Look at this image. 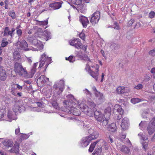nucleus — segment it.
<instances>
[{
	"label": "nucleus",
	"mask_w": 155,
	"mask_h": 155,
	"mask_svg": "<svg viewBox=\"0 0 155 155\" xmlns=\"http://www.w3.org/2000/svg\"><path fill=\"white\" fill-rule=\"evenodd\" d=\"M37 36L30 35L27 37L28 40L34 45L36 46L38 49L33 47L28 48V44L26 41L23 40L21 42L18 41L14 45V46L16 47V48L18 50L20 49L26 51L32 50L33 51H38V50H42L43 48L42 43L39 40L36 38Z\"/></svg>",
	"instance_id": "1"
},
{
	"label": "nucleus",
	"mask_w": 155,
	"mask_h": 155,
	"mask_svg": "<svg viewBox=\"0 0 155 155\" xmlns=\"http://www.w3.org/2000/svg\"><path fill=\"white\" fill-rule=\"evenodd\" d=\"M66 97L68 98H71V101H65L64 102V110L63 114L65 115V117H67L66 116V114H71L76 116L79 115L80 114V112L79 110L76 108V104L80 106V108H82V106L79 104V102L77 101L72 94L68 95Z\"/></svg>",
	"instance_id": "2"
},
{
	"label": "nucleus",
	"mask_w": 155,
	"mask_h": 155,
	"mask_svg": "<svg viewBox=\"0 0 155 155\" xmlns=\"http://www.w3.org/2000/svg\"><path fill=\"white\" fill-rule=\"evenodd\" d=\"M38 64V63H35L32 68L28 74L25 68H23L21 64L16 62L14 65V71L19 75L21 76L26 78H31L35 74L36 70V67Z\"/></svg>",
	"instance_id": "3"
},
{
	"label": "nucleus",
	"mask_w": 155,
	"mask_h": 155,
	"mask_svg": "<svg viewBox=\"0 0 155 155\" xmlns=\"http://www.w3.org/2000/svg\"><path fill=\"white\" fill-rule=\"evenodd\" d=\"M97 143V145L98 146V147L95 149L94 153H92L94 155H98L100 154L102 150V147H103V149L105 150H107L108 149V146L107 143L103 139H101L91 144L89 149V151L92 152L94 150L95 146Z\"/></svg>",
	"instance_id": "4"
},
{
	"label": "nucleus",
	"mask_w": 155,
	"mask_h": 155,
	"mask_svg": "<svg viewBox=\"0 0 155 155\" xmlns=\"http://www.w3.org/2000/svg\"><path fill=\"white\" fill-rule=\"evenodd\" d=\"M35 35L38 37L41 38L43 40L47 41L51 38V33L46 30L44 32L40 28L38 29L36 32L35 33Z\"/></svg>",
	"instance_id": "5"
},
{
	"label": "nucleus",
	"mask_w": 155,
	"mask_h": 155,
	"mask_svg": "<svg viewBox=\"0 0 155 155\" xmlns=\"http://www.w3.org/2000/svg\"><path fill=\"white\" fill-rule=\"evenodd\" d=\"M91 67L93 68H94L95 71H91L90 69V66H87L85 68V69L88 70L89 74L94 78L96 81H97L98 79V76L99 75V66L98 64H96L95 66L91 65Z\"/></svg>",
	"instance_id": "6"
},
{
	"label": "nucleus",
	"mask_w": 155,
	"mask_h": 155,
	"mask_svg": "<svg viewBox=\"0 0 155 155\" xmlns=\"http://www.w3.org/2000/svg\"><path fill=\"white\" fill-rule=\"evenodd\" d=\"M54 93L58 95L60 94L64 88V82L63 80L56 82L54 85Z\"/></svg>",
	"instance_id": "7"
},
{
	"label": "nucleus",
	"mask_w": 155,
	"mask_h": 155,
	"mask_svg": "<svg viewBox=\"0 0 155 155\" xmlns=\"http://www.w3.org/2000/svg\"><path fill=\"white\" fill-rule=\"evenodd\" d=\"M89 105L92 107L93 110L94 111V116L96 120L99 122L102 121L103 120L104 116L99 110H97L95 104L93 102H90Z\"/></svg>",
	"instance_id": "8"
},
{
	"label": "nucleus",
	"mask_w": 155,
	"mask_h": 155,
	"mask_svg": "<svg viewBox=\"0 0 155 155\" xmlns=\"http://www.w3.org/2000/svg\"><path fill=\"white\" fill-rule=\"evenodd\" d=\"M51 58H48L45 53H44L41 56L38 68H41L44 64L45 63V67L46 68L48 67V64L51 63Z\"/></svg>",
	"instance_id": "9"
},
{
	"label": "nucleus",
	"mask_w": 155,
	"mask_h": 155,
	"mask_svg": "<svg viewBox=\"0 0 155 155\" xmlns=\"http://www.w3.org/2000/svg\"><path fill=\"white\" fill-rule=\"evenodd\" d=\"M25 109V107L21 101L16 102L13 107V111L15 113L18 111L21 113L24 111Z\"/></svg>",
	"instance_id": "10"
},
{
	"label": "nucleus",
	"mask_w": 155,
	"mask_h": 155,
	"mask_svg": "<svg viewBox=\"0 0 155 155\" xmlns=\"http://www.w3.org/2000/svg\"><path fill=\"white\" fill-rule=\"evenodd\" d=\"M88 105L91 107H89L87 105H85L84 106H82V107L81 108V110L88 116L93 117L94 116V111L93 110L92 107L90 105Z\"/></svg>",
	"instance_id": "11"
},
{
	"label": "nucleus",
	"mask_w": 155,
	"mask_h": 155,
	"mask_svg": "<svg viewBox=\"0 0 155 155\" xmlns=\"http://www.w3.org/2000/svg\"><path fill=\"white\" fill-rule=\"evenodd\" d=\"M138 136H140V138L141 139V144L143 148L146 151L148 145V140L147 136L143 135V134L140 133L138 134Z\"/></svg>",
	"instance_id": "12"
},
{
	"label": "nucleus",
	"mask_w": 155,
	"mask_h": 155,
	"mask_svg": "<svg viewBox=\"0 0 155 155\" xmlns=\"http://www.w3.org/2000/svg\"><path fill=\"white\" fill-rule=\"evenodd\" d=\"M69 43L71 45L74 46L77 49H80L81 48L82 44L81 43L80 39L78 38L70 40Z\"/></svg>",
	"instance_id": "13"
},
{
	"label": "nucleus",
	"mask_w": 155,
	"mask_h": 155,
	"mask_svg": "<svg viewBox=\"0 0 155 155\" xmlns=\"http://www.w3.org/2000/svg\"><path fill=\"white\" fill-rule=\"evenodd\" d=\"M100 18V12L97 11L92 15L91 18L90 22L93 25H95L97 24Z\"/></svg>",
	"instance_id": "14"
},
{
	"label": "nucleus",
	"mask_w": 155,
	"mask_h": 155,
	"mask_svg": "<svg viewBox=\"0 0 155 155\" xmlns=\"http://www.w3.org/2000/svg\"><path fill=\"white\" fill-rule=\"evenodd\" d=\"M147 129L150 135H151L154 132L155 130V117L150 121Z\"/></svg>",
	"instance_id": "15"
},
{
	"label": "nucleus",
	"mask_w": 155,
	"mask_h": 155,
	"mask_svg": "<svg viewBox=\"0 0 155 155\" xmlns=\"http://www.w3.org/2000/svg\"><path fill=\"white\" fill-rule=\"evenodd\" d=\"M51 104L55 109L54 112L56 113H58L61 117H65V115H63V114H60L61 113V112H64V108H61L60 109L57 102L55 101H52L51 103Z\"/></svg>",
	"instance_id": "16"
},
{
	"label": "nucleus",
	"mask_w": 155,
	"mask_h": 155,
	"mask_svg": "<svg viewBox=\"0 0 155 155\" xmlns=\"http://www.w3.org/2000/svg\"><path fill=\"white\" fill-rule=\"evenodd\" d=\"M95 100L98 104H100L103 103L105 101V98L103 94L100 92H97L95 93Z\"/></svg>",
	"instance_id": "17"
},
{
	"label": "nucleus",
	"mask_w": 155,
	"mask_h": 155,
	"mask_svg": "<svg viewBox=\"0 0 155 155\" xmlns=\"http://www.w3.org/2000/svg\"><path fill=\"white\" fill-rule=\"evenodd\" d=\"M7 116V118L5 120L11 122L12 120H15L17 119L16 114L14 112L11 110H8Z\"/></svg>",
	"instance_id": "18"
},
{
	"label": "nucleus",
	"mask_w": 155,
	"mask_h": 155,
	"mask_svg": "<svg viewBox=\"0 0 155 155\" xmlns=\"http://www.w3.org/2000/svg\"><path fill=\"white\" fill-rule=\"evenodd\" d=\"M91 140L87 136L83 137L80 142L79 146L83 147H87L91 141Z\"/></svg>",
	"instance_id": "19"
},
{
	"label": "nucleus",
	"mask_w": 155,
	"mask_h": 155,
	"mask_svg": "<svg viewBox=\"0 0 155 155\" xmlns=\"http://www.w3.org/2000/svg\"><path fill=\"white\" fill-rule=\"evenodd\" d=\"M79 21L84 28H86L89 23V21L87 18L83 16H81L79 17Z\"/></svg>",
	"instance_id": "20"
},
{
	"label": "nucleus",
	"mask_w": 155,
	"mask_h": 155,
	"mask_svg": "<svg viewBox=\"0 0 155 155\" xmlns=\"http://www.w3.org/2000/svg\"><path fill=\"white\" fill-rule=\"evenodd\" d=\"M128 122V120L127 117H124L122 120L121 126L123 130H124L128 129L129 125Z\"/></svg>",
	"instance_id": "21"
},
{
	"label": "nucleus",
	"mask_w": 155,
	"mask_h": 155,
	"mask_svg": "<svg viewBox=\"0 0 155 155\" xmlns=\"http://www.w3.org/2000/svg\"><path fill=\"white\" fill-rule=\"evenodd\" d=\"M62 2H55L49 4V6L52 8L54 10L58 9L61 7V4Z\"/></svg>",
	"instance_id": "22"
},
{
	"label": "nucleus",
	"mask_w": 155,
	"mask_h": 155,
	"mask_svg": "<svg viewBox=\"0 0 155 155\" xmlns=\"http://www.w3.org/2000/svg\"><path fill=\"white\" fill-rule=\"evenodd\" d=\"M83 93L86 95L87 99L88 101V104L89 105L90 102H92L91 101V93L87 89L83 90Z\"/></svg>",
	"instance_id": "23"
},
{
	"label": "nucleus",
	"mask_w": 155,
	"mask_h": 155,
	"mask_svg": "<svg viewBox=\"0 0 155 155\" xmlns=\"http://www.w3.org/2000/svg\"><path fill=\"white\" fill-rule=\"evenodd\" d=\"M48 81V78L45 77L44 75H41L38 79L37 82L38 84L41 83L43 84Z\"/></svg>",
	"instance_id": "24"
},
{
	"label": "nucleus",
	"mask_w": 155,
	"mask_h": 155,
	"mask_svg": "<svg viewBox=\"0 0 155 155\" xmlns=\"http://www.w3.org/2000/svg\"><path fill=\"white\" fill-rule=\"evenodd\" d=\"M7 78L5 71L3 68L0 70V80L2 81H5Z\"/></svg>",
	"instance_id": "25"
},
{
	"label": "nucleus",
	"mask_w": 155,
	"mask_h": 155,
	"mask_svg": "<svg viewBox=\"0 0 155 155\" xmlns=\"http://www.w3.org/2000/svg\"><path fill=\"white\" fill-rule=\"evenodd\" d=\"M82 0H76L75 5H78V8L80 9L81 12L83 13L85 12V7L84 5H81Z\"/></svg>",
	"instance_id": "26"
},
{
	"label": "nucleus",
	"mask_w": 155,
	"mask_h": 155,
	"mask_svg": "<svg viewBox=\"0 0 155 155\" xmlns=\"http://www.w3.org/2000/svg\"><path fill=\"white\" fill-rule=\"evenodd\" d=\"M7 116L6 112L3 109H0V121L5 120L6 119Z\"/></svg>",
	"instance_id": "27"
},
{
	"label": "nucleus",
	"mask_w": 155,
	"mask_h": 155,
	"mask_svg": "<svg viewBox=\"0 0 155 155\" xmlns=\"http://www.w3.org/2000/svg\"><path fill=\"white\" fill-rule=\"evenodd\" d=\"M3 144L8 147H12L13 145V142L11 140L6 139L3 140Z\"/></svg>",
	"instance_id": "28"
},
{
	"label": "nucleus",
	"mask_w": 155,
	"mask_h": 155,
	"mask_svg": "<svg viewBox=\"0 0 155 155\" xmlns=\"http://www.w3.org/2000/svg\"><path fill=\"white\" fill-rule=\"evenodd\" d=\"M99 135V134L98 132L94 131L91 134L87 137H89V138L91 139V141L97 138Z\"/></svg>",
	"instance_id": "29"
},
{
	"label": "nucleus",
	"mask_w": 155,
	"mask_h": 155,
	"mask_svg": "<svg viewBox=\"0 0 155 155\" xmlns=\"http://www.w3.org/2000/svg\"><path fill=\"white\" fill-rule=\"evenodd\" d=\"M12 94L15 95H16L17 92V89L16 84H12L11 85L10 89Z\"/></svg>",
	"instance_id": "30"
},
{
	"label": "nucleus",
	"mask_w": 155,
	"mask_h": 155,
	"mask_svg": "<svg viewBox=\"0 0 155 155\" xmlns=\"http://www.w3.org/2000/svg\"><path fill=\"white\" fill-rule=\"evenodd\" d=\"M117 128L116 124L114 123H112L109 126L108 129L109 131L114 132L116 131Z\"/></svg>",
	"instance_id": "31"
},
{
	"label": "nucleus",
	"mask_w": 155,
	"mask_h": 155,
	"mask_svg": "<svg viewBox=\"0 0 155 155\" xmlns=\"http://www.w3.org/2000/svg\"><path fill=\"white\" fill-rule=\"evenodd\" d=\"M114 110H117V113L118 114H123L124 113V110L122 109L121 107L120 106L116 104L114 106Z\"/></svg>",
	"instance_id": "32"
},
{
	"label": "nucleus",
	"mask_w": 155,
	"mask_h": 155,
	"mask_svg": "<svg viewBox=\"0 0 155 155\" xmlns=\"http://www.w3.org/2000/svg\"><path fill=\"white\" fill-rule=\"evenodd\" d=\"M14 59L15 61H20L21 60V56L19 54L18 52H15L14 53Z\"/></svg>",
	"instance_id": "33"
},
{
	"label": "nucleus",
	"mask_w": 155,
	"mask_h": 155,
	"mask_svg": "<svg viewBox=\"0 0 155 155\" xmlns=\"http://www.w3.org/2000/svg\"><path fill=\"white\" fill-rule=\"evenodd\" d=\"M121 151L125 153H128L130 152L129 148L125 146H123L120 150Z\"/></svg>",
	"instance_id": "34"
},
{
	"label": "nucleus",
	"mask_w": 155,
	"mask_h": 155,
	"mask_svg": "<svg viewBox=\"0 0 155 155\" xmlns=\"http://www.w3.org/2000/svg\"><path fill=\"white\" fill-rule=\"evenodd\" d=\"M116 90L118 94H122L125 92V89L124 87H119L117 88Z\"/></svg>",
	"instance_id": "35"
},
{
	"label": "nucleus",
	"mask_w": 155,
	"mask_h": 155,
	"mask_svg": "<svg viewBox=\"0 0 155 155\" xmlns=\"http://www.w3.org/2000/svg\"><path fill=\"white\" fill-rule=\"evenodd\" d=\"M19 148V146L18 144H15L12 148L11 149L10 151L11 152H15L17 153L18 151Z\"/></svg>",
	"instance_id": "36"
},
{
	"label": "nucleus",
	"mask_w": 155,
	"mask_h": 155,
	"mask_svg": "<svg viewBox=\"0 0 155 155\" xmlns=\"http://www.w3.org/2000/svg\"><path fill=\"white\" fill-rule=\"evenodd\" d=\"M20 134H21V135L20 136V139L21 140H24L28 138L29 136L31 134H32V132H31L30 134V133L28 134H21L20 133Z\"/></svg>",
	"instance_id": "37"
},
{
	"label": "nucleus",
	"mask_w": 155,
	"mask_h": 155,
	"mask_svg": "<svg viewBox=\"0 0 155 155\" xmlns=\"http://www.w3.org/2000/svg\"><path fill=\"white\" fill-rule=\"evenodd\" d=\"M143 101V100L142 99H140L137 98H133L131 99L130 101L131 103L134 104H135L136 103H138Z\"/></svg>",
	"instance_id": "38"
},
{
	"label": "nucleus",
	"mask_w": 155,
	"mask_h": 155,
	"mask_svg": "<svg viewBox=\"0 0 155 155\" xmlns=\"http://www.w3.org/2000/svg\"><path fill=\"white\" fill-rule=\"evenodd\" d=\"M147 124L146 121H141V123L139 124L140 129L142 130L144 129L147 126Z\"/></svg>",
	"instance_id": "39"
},
{
	"label": "nucleus",
	"mask_w": 155,
	"mask_h": 155,
	"mask_svg": "<svg viewBox=\"0 0 155 155\" xmlns=\"http://www.w3.org/2000/svg\"><path fill=\"white\" fill-rule=\"evenodd\" d=\"M6 39L5 38H3L2 39V43H1V47H5L8 44V42L7 41H5Z\"/></svg>",
	"instance_id": "40"
},
{
	"label": "nucleus",
	"mask_w": 155,
	"mask_h": 155,
	"mask_svg": "<svg viewBox=\"0 0 155 155\" xmlns=\"http://www.w3.org/2000/svg\"><path fill=\"white\" fill-rule=\"evenodd\" d=\"M83 60L87 61H88L89 62L87 64V65H86V66H89V65L90 64V62H92V61L88 57L86 54H84L83 57Z\"/></svg>",
	"instance_id": "41"
},
{
	"label": "nucleus",
	"mask_w": 155,
	"mask_h": 155,
	"mask_svg": "<svg viewBox=\"0 0 155 155\" xmlns=\"http://www.w3.org/2000/svg\"><path fill=\"white\" fill-rule=\"evenodd\" d=\"M9 31V28L8 27H6L5 28L3 35L5 36L8 35Z\"/></svg>",
	"instance_id": "42"
},
{
	"label": "nucleus",
	"mask_w": 155,
	"mask_h": 155,
	"mask_svg": "<svg viewBox=\"0 0 155 155\" xmlns=\"http://www.w3.org/2000/svg\"><path fill=\"white\" fill-rule=\"evenodd\" d=\"M66 60L69 61L70 62H73L75 61L74 58L72 56H70L68 58H66Z\"/></svg>",
	"instance_id": "43"
},
{
	"label": "nucleus",
	"mask_w": 155,
	"mask_h": 155,
	"mask_svg": "<svg viewBox=\"0 0 155 155\" xmlns=\"http://www.w3.org/2000/svg\"><path fill=\"white\" fill-rule=\"evenodd\" d=\"M9 15L13 19H14L15 17V13L13 11L9 12Z\"/></svg>",
	"instance_id": "44"
},
{
	"label": "nucleus",
	"mask_w": 155,
	"mask_h": 155,
	"mask_svg": "<svg viewBox=\"0 0 155 155\" xmlns=\"http://www.w3.org/2000/svg\"><path fill=\"white\" fill-rule=\"evenodd\" d=\"M143 87V86L142 84H138L134 88L137 90H140L142 89Z\"/></svg>",
	"instance_id": "45"
},
{
	"label": "nucleus",
	"mask_w": 155,
	"mask_h": 155,
	"mask_svg": "<svg viewBox=\"0 0 155 155\" xmlns=\"http://www.w3.org/2000/svg\"><path fill=\"white\" fill-rule=\"evenodd\" d=\"M122 114H117L114 116V118L116 119L120 120L122 117Z\"/></svg>",
	"instance_id": "46"
},
{
	"label": "nucleus",
	"mask_w": 155,
	"mask_h": 155,
	"mask_svg": "<svg viewBox=\"0 0 155 155\" xmlns=\"http://www.w3.org/2000/svg\"><path fill=\"white\" fill-rule=\"evenodd\" d=\"M155 15V13L153 11L151 12L149 14V17L151 18L154 17Z\"/></svg>",
	"instance_id": "47"
},
{
	"label": "nucleus",
	"mask_w": 155,
	"mask_h": 155,
	"mask_svg": "<svg viewBox=\"0 0 155 155\" xmlns=\"http://www.w3.org/2000/svg\"><path fill=\"white\" fill-rule=\"evenodd\" d=\"M117 47V45L116 43H113L110 46V48L112 49H115Z\"/></svg>",
	"instance_id": "48"
},
{
	"label": "nucleus",
	"mask_w": 155,
	"mask_h": 155,
	"mask_svg": "<svg viewBox=\"0 0 155 155\" xmlns=\"http://www.w3.org/2000/svg\"><path fill=\"white\" fill-rule=\"evenodd\" d=\"M111 110L110 107H107L104 110V112L106 114H108V115H110L111 112Z\"/></svg>",
	"instance_id": "49"
},
{
	"label": "nucleus",
	"mask_w": 155,
	"mask_h": 155,
	"mask_svg": "<svg viewBox=\"0 0 155 155\" xmlns=\"http://www.w3.org/2000/svg\"><path fill=\"white\" fill-rule=\"evenodd\" d=\"M149 54L150 55L153 56H155V48L150 51Z\"/></svg>",
	"instance_id": "50"
},
{
	"label": "nucleus",
	"mask_w": 155,
	"mask_h": 155,
	"mask_svg": "<svg viewBox=\"0 0 155 155\" xmlns=\"http://www.w3.org/2000/svg\"><path fill=\"white\" fill-rule=\"evenodd\" d=\"M103 122V124L104 125L106 126L107 125L108 123L107 120L105 117H104L103 120L102 121H101Z\"/></svg>",
	"instance_id": "51"
},
{
	"label": "nucleus",
	"mask_w": 155,
	"mask_h": 155,
	"mask_svg": "<svg viewBox=\"0 0 155 155\" xmlns=\"http://www.w3.org/2000/svg\"><path fill=\"white\" fill-rule=\"evenodd\" d=\"M16 33L19 37H20L22 34V31L21 29H18L16 31Z\"/></svg>",
	"instance_id": "52"
},
{
	"label": "nucleus",
	"mask_w": 155,
	"mask_h": 155,
	"mask_svg": "<svg viewBox=\"0 0 155 155\" xmlns=\"http://www.w3.org/2000/svg\"><path fill=\"white\" fill-rule=\"evenodd\" d=\"M134 21L133 19H131L128 22V25L129 26H131L134 23Z\"/></svg>",
	"instance_id": "53"
},
{
	"label": "nucleus",
	"mask_w": 155,
	"mask_h": 155,
	"mask_svg": "<svg viewBox=\"0 0 155 155\" xmlns=\"http://www.w3.org/2000/svg\"><path fill=\"white\" fill-rule=\"evenodd\" d=\"M16 85L17 90H19L20 91H21L22 90L23 86H20L18 84H16Z\"/></svg>",
	"instance_id": "54"
},
{
	"label": "nucleus",
	"mask_w": 155,
	"mask_h": 155,
	"mask_svg": "<svg viewBox=\"0 0 155 155\" xmlns=\"http://www.w3.org/2000/svg\"><path fill=\"white\" fill-rule=\"evenodd\" d=\"M80 37L82 40H85V34L83 33H81L79 35Z\"/></svg>",
	"instance_id": "55"
},
{
	"label": "nucleus",
	"mask_w": 155,
	"mask_h": 155,
	"mask_svg": "<svg viewBox=\"0 0 155 155\" xmlns=\"http://www.w3.org/2000/svg\"><path fill=\"white\" fill-rule=\"evenodd\" d=\"M113 27L117 30H119L120 28L117 23L116 22H115L114 25H113Z\"/></svg>",
	"instance_id": "56"
},
{
	"label": "nucleus",
	"mask_w": 155,
	"mask_h": 155,
	"mask_svg": "<svg viewBox=\"0 0 155 155\" xmlns=\"http://www.w3.org/2000/svg\"><path fill=\"white\" fill-rule=\"evenodd\" d=\"M25 82L29 85V88H31V85H30V84L31 83V81H25Z\"/></svg>",
	"instance_id": "57"
},
{
	"label": "nucleus",
	"mask_w": 155,
	"mask_h": 155,
	"mask_svg": "<svg viewBox=\"0 0 155 155\" xmlns=\"http://www.w3.org/2000/svg\"><path fill=\"white\" fill-rule=\"evenodd\" d=\"M41 23L42 25H46L48 24V21L45 20L44 21H41Z\"/></svg>",
	"instance_id": "58"
},
{
	"label": "nucleus",
	"mask_w": 155,
	"mask_h": 155,
	"mask_svg": "<svg viewBox=\"0 0 155 155\" xmlns=\"http://www.w3.org/2000/svg\"><path fill=\"white\" fill-rule=\"evenodd\" d=\"M101 54H102V56L105 58H106V56L103 50H101Z\"/></svg>",
	"instance_id": "59"
},
{
	"label": "nucleus",
	"mask_w": 155,
	"mask_h": 155,
	"mask_svg": "<svg viewBox=\"0 0 155 155\" xmlns=\"http://www.w3.org/2000/svg\"><path fill=\"white\" fill-rule=\"evenodd\" d=\"M20 132V130L19 128L18 127L15 129V134L16 135H17Z\"/></svg>",
	"instance_id": "60"
},
{
	"label": "nucleus",
	"mask_w": 155,
	"mask_h": 155,
	"mask_svg": "<svg viewBox=\"0 0 155 155\" xmlns=\"http://www.w3.org/2000/svg\"><path fill=\"white\" fill-rule=\"evenodd\" d=\"M35 104H36L38 107H41L42 104L41 102H36Z\"/></svg>",
	"instance_id": "61"
},
{
	"label": "nucleus",
	"mask_w": 155,
	"mask_h": 155,
	"mask_svg": "<svg viewBox=\"0 0 155 155\" xmlns=\"http://www.w3.org/2000/svg\"><path fill=\"white\" fill-rule=\"evenodd\" d=\"M141 23L139 22H138L137 23L136 25H135V27L137 28H138L140 27L141 26Z\"/></svg>",
	"instance_id": "62"
},
{
	"label": "nucleus",
	"mask_w": 155,
	"mask_h": 155,
	"mask_svg": "<svg viewBox=\"0 0 155 155\" xmlns=\"http://www.w3.org/2000/svg\"><path fill=\"white\" fill-rule=\"evenodd\" d=\"M87 46H85V45H82V47H81V49H82L84 51H86V50H87Z\"/></svg>",
	"instance_id": "63"
},
{
	"label": "nucleus",
	"mask_w": 155,
	"mask_h": 155,
	"mask_svg": "<svg viewBox=\"0 0 155 155\" xmlns=\"http://www.w3.org/2000/svg\"><path fill=\"white\" fill-rule=\"evenodd\" d=\"M150 72L151 73L153 74H155V68H152L151 70H150Z\"/></svg>",
	"instance_id": "64"
}]
</instances>
